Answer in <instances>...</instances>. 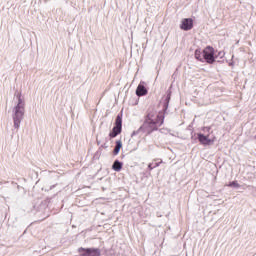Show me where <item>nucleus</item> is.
<instances>
[{"label": "nucleus", "instance_id": "f257e3e1", "mask_svg": "<svg viewBox=\"0 0 256 256\" xmlns=\"http://www.w3.org/2000/svg\"><path fill=\"white\" fill-rule=\"evenodd\" d=\"M14 106L12 108V119L14 129L19 130L21 127V121L25 119V97L19 91L14 94Z\"/></svg>", "mask_w": 256, "mask_h": 256}, {"label": "nucleus", "instance_id": "f03ea898", "mask_svg": "<svg viewBox=\"0 0 256 256\" xmlns=\"http://www.w3.org/2000/svg\"><path fill=\"white\" fill-rule=\"evenodd\" d=\"M161 125H163V113H157L156 111L149 112L144 122V127L149 129V131H153V129H157Z\"/></svg>", "mask_w": 256, "mask_h": 256}, {"label": "nucleus", "instance_id": "7ed1b4c3", "mask_svg": "<svg viewBox=\"0 0 256 256\" xmlns=\"http://www.w3.org/2000/svg\"><path fill=\"white\" fill-rule=\"evenodd\" d=\"M203 57L204 60H206V63H209L210 65L215 63V49L211 46L206 47L203 50Z\"/></svg>", "mask_w": 256, "mask_h": 256}, {"label": "nucleus", "instance_id": "20e7f679", "mask_svg": "<svg viewBox=\"0 0 256 256\" xmlns=\"http://www.w3.org/2000/svg\"><path fill=\"white\" fill-rule=\"evenodd\" d=\"M78 253L80 256H100L101 251L97 248H79Z\"/></svg>", "mask_w": 256, "mask_h": 256}, {"label": "nucleus", "instance_id": "39448f33", "mask_svg": "<svg viewBox=\"0 0 256 256\" xmlns=\"http://www.w3.org/2000/svg\"><path fill=\"white\" fill-rule=\"evenodd\" d=\"M122 123H123V120L121 119V116H117L115 127L112 129V132H110V137L112 139H115V137H117V135L121 133Z\"/></svg>", "mask_w": 256, "mask_h": 256}, {"label": "nucleus", "instance_id": "423d86ee", "mask_svg": "<svg viewBox=\"0 0 256 256\" xmlns=\"http://www.w3.org/2000/svg\"><path fill=\"white\" fill-rule=\"evenodd\" d=\"M198 141L201 145H213L215 143V137L209 138V134L198 133Z\"/></svg>", "mask_w": 256, "mask_h": 256}, {"label": "nucleus", "instance_id": "0eeeda50", "mask_svg": "<svg viewBox=\"0 0 256 256\" xmlns=\"http://www.w3.org/2000/svg\"><path fill=\"white\" fill-rule=\"evenodd\" d=\"M180 29H182L183 31H191V29H193V19L184 18L181 21Z\"/></svg>", "mask_w": 256, "mask_h": 256}, {"label": "nucleus", "instance_id": "6e6552de", "mask_svg": "<svg viewBox=\"0 0 256 256\" xmlns=\"http://www.w3.org/2000/svg\"><path fill=\"white\" fill-rule=\"evenodd\" d=\"M136 95L138 97H143V95H147V88L143 84H139L136 89Z\"/></svg>", "mask_w": 256, "mask_h": 256}, {"label": "nucleus", "instance_id": "1a4fd4ad", "mask_svg": "<svg viewBox=\"0 0 256 256\" xmlns=\"http://www.w3.org/2000/svg\"><path fill=\"white\" fill-rule=\"evenodd\" d=\"M123 147V142L121 140L116 141V146L114 148V155H119V151Z\"/></svg>", "mask_w": 256, "mask_h": 256}, {"label": "nucleus", "instance_id": "9d476101", "mask_svg": "<svg viewBox=\"0 0 256 256\" xmlns=\"http://www.w3.org/2000/svg\"><path fill=\"white\" fill-rule=\"evenodd\" d=\"M112 169L114 171H121V169H123V164L121 162H119L118 160H116L112 166Z\"/></svg>", "mask_w": 256, "mask_h": 256}, {"label": "nucleus", "instance_id": "9b49d317", "mask_svg": "<svg viewBox=\"0 0 256 256\" xmlns=\"http://www.w3.org/2000/svg\"><path fill=\"white\" fill-rule=\"evenodd\" d=\"M195 59H197L198 61H204L203 52L201 51V49H197L195 51Z\"/></svg>", "mask_w": 256, "mask_h": 256}, {"label": "nucleus", "instance_id": "f8f14e48", "mask_svg": "<svg viewBox=\"0 0 256 256\" xmlns=\"http://www.w3.org/2000/svg\"><path fill=\"white\" fill-rule=\"evenodd\" d=\"M228 187H234L235 189H238V187H240V185H239V183H237V181H233L228 184Z\"/></svg>", "mask_w": 256, "mask_h": 256}, {"label": "nucleus", "instance_id": "ddd939ff", "mask_svg": "<svg viewBox=\"0 0 256 256\" xmlns=\"http://www.w3.org/2000/svg\"><path fill=\"white\" fill-rule=\"evenodd\" d=\"M202 131L203 133H209V131H211V127H203Z\"/></svg>", "mask_w": 256, "mask_h": 256}, {"label": "nucleus", "instance_id": "4468645a", "mask_svg": "<svg viewBox=\"0 0 256 256\" xmlns=\"http://www.w3.org/2000/svg\"><path fill=\"white\" fill-rule=\"evenodd\" d=\"M218 57L223 59V57H225V52H223V51L218 52Z\"/></svg>", "mask_w": 256, "mask_h": 256}, {"label": "nucleus", "instance_id": "2eb2a0df", "mask_svg": "<svg viewBox=\"0 0 256 256\" xmlns=\"http://www.w3.org/2000/svg\"><path fill=\"white\" fill-rule=\"evenodd\" d=\"M148 168L150 169V171L154 169V167L151 164L148 165Z\"/></svg>", "mask_w": 256, "mask_h": 256}, {"label": "nucleus", "instance_id": "dca6fc26", "mask_svg": "<svg viewBox=\"0 0 256 256\" xmlns=\"http://www.w3.org/2000/svg\"><path fill=\"white\" fill-rule=\"evenodd\" d=\"M169 99H171V97H170V96H168V97H167V100H168V101H169Z\"/></svg>", "mask_w": 256, "mask_h": 256}]
</instances>
